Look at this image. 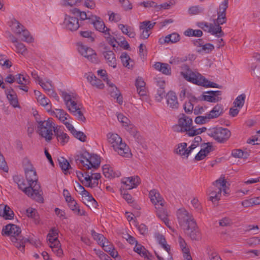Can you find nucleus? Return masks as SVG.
Instances as JSON below:
<instances>
[{
    "label": "nucleus",
    "mask_w": 260,
    "mask_h": 260,
    "mask_svg": "<svg viewBox=\"0 0 260 260\" xmlns=\"http://www.w3.org/2000/svg\"><path fill=\"white\" fill-rule=\"evenodd\" d=\"M184 68L185 71H182L181 75L187 81L206 87L220 88L221 86L215 83L209 81L199 73L192 71L187 65H184Z\"/></svg>",
    "instance_id": "1"
},
{
    "label": "nucleus",
    "mask_w": 260,
    "mask_h": 260,
    "mask_svg": "<svg viewBox=\"0 0 260 260\" xmlns=\"http://www.w3.org/2000/svg\"><path fill=\"white\" fill-rule=\"evenodd\" d=\"M76 164L81 169L89 170L92 168H98L100 165L99 157L96 154L91 155L85 151L75 157Z\"/></svg>",
    "instance_id": "2"
},
{
    "label": "nucleus",
    "mask_w": 260,
    "mask_h": 260,
    "mask_svg": "<svg viewBox=\"0 0 260 260\" xmlns=\"http://www.w3.org/2000/svg\"><path fill=\"white\" fill-rule=\"evenodd\" d=\"M107 136L108 142L119 155L125 157L131 155L129 147L125 143L122 142V139L119 135L117 134L108 133Z\"/></svg>",
    "instance_id": "3"
},
{
    "label": "nucleus",
    "mask_w": 260,
    "mask_h": 260,
    "mask_svg": "<svg viewBox=\"0 0 260 260\" xmlns=\"http://www.w3.org/2000/svg\"><path fill=\"white\" fill-rule=\"evenodd\" d=\"M17 185L18 188L29 197L38 202H43V192L39 183H35L33 186L28 183V186H26L23 179L22 178Z\"/></svg>",
    "instance_id": "4"
},
{
    "label": "nucleus",
    "mask_w": 260,
    "mask_h": 260,
    "mask_svg": "<svg viewBox=\"0 0 260 260\" xmlns=\"http://www.w3.org/2000/svg\"><path fill=\"white\" fill-rule=\"evenodd\" d=\"M207 134L220 143L226 142L231 136V133L229 129L222 127L211 128L208 130Z\"/></svg>",
    "instance_id": "5"
},
{
    "label": "nucleus",
    "mask_w": 260,
    "mask_h": 260,
    "mask_svg": "<svg viewBox=\"0 0 260 260\" xmlns=\"http://www.w3.org/2000/svg\"><path fill=\"white\" fill-rule=\"evenodd\" d=\"M218 17L215 22V25L212 24H208L204 23V26L205 27L209 32L212 35H216L218 38L224 36V32L222 31L221 27L220 25H222L226 22V14L221 13H217Z\"/></svg>",
    "instance_id": "6"
},
{
    "label": "nucleus",
    "mask_w": 260,
    "mask_h": 260,
    "mask_svg": "<svg viewBox=\"0 0 260 260\" xmlns=\"http://www.w3.org/2000/svg\"><path fill=\"white\" fill-rule=\"evenodd\" d=\"M177 216L180 226L197 228V223L193 216L184 208H180L177 210Z\"/></svg>",
    "instance_id": "7"
},
{
    "label": "nucleus",
    "mask_w": 260,
    "mask_h": 260,
    "mask_svg": "<svg viewBox=\"0 0 260 260\" xmlns=\"http://www.w3.org/2000/svg\"><path fill=\"white\" fill-rule=\"evenodd\" d=\"M21 229H3L2 234L3 235L10 236L12 242L15 243V246L20 250L24 249V245L22 241L23 240L21 235Z\"/></svg>",
    "instance_id": "8"
},
{
    "label": "nucleus",
    "mask_w": 260,
    "mask_h": 260,
    "mask_svg": "<svg viewBox=\"0 0 260 260\" xmlns=\"http://www.w3.org/2000/svg\"><path fill=\"white\" fill-rule=\"evenodd\" d=\"M38 122L39 134L47 141H51L52 139L53 130L54 128L55 124L49 119L38 121Z\"/></svg>",
    "instance_id": "9"
},
{
    "label": "nucleus",
    "mask_w": 260,
    "mask_h": 260,
    "mask_svg": "<svg viewBox=\"0 0 260 260\" xmlns=\"http://www.w3.org/2000/svg\"><path fill=\"white\" fill-rule=\"evenodd\" d=\"M226 181L224 179V177H221L213 183V187L210 190L209 193V200L213 203L217 202L220 199L222 192L221 187L225 186Z\"/></svg>",
    "instance_id": "10"
},
{
    "label": "nucleus",
    "mask_w": 260,
    "mask_h": 260,
    "mask_svg": "<svg viewBox=\"0 0 260 260\" xmlns=\"http://www.w3.org/2000/svg\"><path fill=\"white\" fill-rule=\"evenodd\" d=\"M192 120L191 118L184 114L180 115L178 121V124L174 125L173 130L177 133H183L189 129V127L192 125Z\"/></svg>",
    "instance_id": "11"
},
{
    "label": "nucleus",
    "mask_w": 260,
    "mask_h": 260,
    "mask_svg": "<svg viewBox=\"0 0 260 260\" xmlns=\"http://www.w3.org/2000/svg\"><path fill=\"white\" fill-rule=\"evenodd\" d=\"M79 52L93 63H97L98 59L95 52L90 47L84 45L82 43L78 44Z\"/></svg>",
    "instance_id": "12"
},
{
    "label": "nucleus",
    "mask_w": 260,
    "mask_h": 260,
    "mask_svg": "<svg viewBox=\"0 0 260 260\" xmlns=\"http://www.w3.org/2000/svg\"><path fill=\"white\" fill-rule=\"evenodd\" d=\"M140 180L139 176H135L122 179L121 183L125 186L124 189L130 190L136 188L140 183Z\"/></svg>",
    "instance_id": "13"
},
{
    "label": "nucleus",
    "mask_w": 260,
    "mask_h": 260,
    "mask_svg": "<svg viewBox=\"0 0 260 260\" xmlns=\"http://www.w3.org/2000/svg\"><path fill=\"white\" fill-rule=\"evenodd\" d=\"M164 204H158L155 207L156 213L158 217L165 223L167 228H171L170 220L168 219L169 214L167 210L164 207Z\"/></svg>",
    "instance_id": "14"
},
{
    "label": "nucleus",
    "mask_w": 260,
    "mask_h": 260,
    "mask_svg": "<svg viewBox=\"0 0 260 260\" xmlns=\"http://www.w3.org/2000/svg\"><path fill=\"white\" fill-rule=\"evenodd\" d=\"M63 24L67 29L72 31L77 30L79 27L78 18L67 15L65 16Z\"/></svg>",
    "instance_id": "15"
},
{
    "label": "nucleus",
    "mask_w": 260,
    "mask_h": 260,
    "mask_svg": "<svg viewBox=\"0 0 260 260\" xmlns=\"http://www.w3.org/2000/svg\"><path fill=\"white\" fill-rule=\"evenodd\" d=\"M89 23L92 24L97 30L105 33L106 27L103 20L99 17L91 15V17L89 18Z\"/></svg>",
    "instance_id": "16"
},
{
    "label": "nucleus",
    "mask_w": 260,
    "mask_h": 260,
    "mask_svg": "<svg viewBox=\"0 0 260 260\" xmlns=\"http://www.w3.org/2000/svg\"><path fill=\"white\" fill-rule=\"evenodd\" d=\"M124 127L137 143H142L143 138L138 132L137 128L133 124L130 122L128 124H126Z\"/></svg>",
    "instance_id": "17"
},
{
    "label": "nucleus",
    "mask_w": 260,
    "mask_h": 260,
    "mask_svg": "<svg viewBox=\"0 0 260 260\" xmlns=\"http://www.w3.org/2000/svg\"><path fill=\"white\" fill-rule=\"evenodd\" d=\"M87 81L90 83L96 88L102 89L104 87V84L102 80L96 78V77L91 72L86 73L84 75Z\"/></svg>",
    "instance_id": "18"
},
{
    "label": "nucleus",
    "mask_w": 260,
    "mask_h": 260,
    "mask_svg": "<svg viewBox=\"0 0 260 260\" xmlns=\"http://www.w3.org/2000/svg\"><path fill=\"white\" fill-rule=\"evenodd\" d=\"M168 106L172 109H177L179 107L177 97L175 92H169L166 95Z\"/></svg>",
    "instance_id": "19"
},
{
    "label": "nucleus",
    "mask_w": 260,
    "mask_h": 260,
    "mask_svg": "<svg viewBox=\"0 0 260 260\" xmlns=\"http://www.w3.org/2000/svg\"><path fill=\"white\" fill-rule=\"evenodd\" d=\"M109 86V92L111 97L116 99L117 102L119 104L122 103V96H121L119 90L118 88L110 82L107 84Z\"/></svg>",
    "instance_id": "20"
},
{
    "label": "nucleus",
    "mask_w": 260,
    "mask_h": 260,
    "mask_svg": "<svg viewBox=\"0 0 260 260\" xmlns=\"http://www.w3.org/2000/svg\"><path fill=\"white\" fill-rule=\"evenodd\" d=\"M25 173L28 183L31 184L32 186L35 183H38V176L34 168L25 170Z\"/></svg>",
    "instance_id": "21"
},
{
    "label": "nucleus",
    "mask_w": 260,
    "mask_h": 260,
    "mask_svg": "<svg viewBox=\"0 0 260 260\" xmlns=\"http://www.w3.org/2000/svg\"><path fill=\"white\" fill-rule=\"evenodd\" d=\"M149 198L151 202L155 205L157 206L158 204H164V201L160 196L159 192L156 189H152L149 192Z\"/></svg>",
    "instance_id": "22"
},
{
    "label": "nucleus",
    "mask_w": 260,
    "mask_h": 260,
    "mask_svg": "<svg viewBox=\"0 0 260 260\" xmlns=\"http://www.w3.org/2000/svg\"><path fill=\"white\" fill-rule=\"evenodd\" d=\"M103 54L108 64L113 68H115L117 62L114 52L112 51H106L103 52Z\"/></svg>",
    "instance_id": "23"
},
{
    "label": "nucleus",
    "mask_w": 260,
    "mask_h": 260,
    "mask_svg": "<svg viewBox=\"0 0 260 260\" xmlns=\"http://www.w3.org/2000/svg\"><path fill=\"white\" fill-rule=\"evenodd\" d=\"M223 113V108L222 105L217 104L207 114L210 119L216 118Z\"/></svg>",
    "instance_id": "24"
},
{
    "label": "nucleus",
    "mask_w": 260,
    "mask_h": 260,
    "mask_svg": "<svg viewBox=\"0 0 260 260\" xmlns=\"http://www.w3.org/2000/svg\"><path fill=\"white\" fill-rule=\"evenodd\" d=\"M184 233L193 240L201 239V233L199 229H184Z\"/></svg>",
    "instance_id": "25"
},
{
    "label": "nucleus",
    "mask_w": 260,
    "mask_h": 260,
    "mask_svg": "<svg viewBox=\"0 0 260 260\" xmlns=\"http://www.w3.org/2000/svg\"><path fill=\"white\" fill-rule=\"evenodd\" d=\"M58 229H51L47 236L49 244L52 243L54 245L59 244V241L58 240Z\"/></svg>",
    "instance_id": "26"
},
{
    "label": "nucleus",
    "mask_w": 260,
    "mask_h": 260,
    "mask_svg": "<svg viewBox=\"0 0 260 260\" xmlns=\"http://www.w3.org/2000/svg\"><path fill=\"white\" fill-rule=\"evenodd\" d=\"M154 67L165 75H170L171 74V68L167 63L157 62L154 64Z\"/></svg>",
    "instance_id": "27"
},
{
    "label": "nucleus",
    "mask_w": 260,
    "mask_h": 260,
    "mask_svg": "<svg viewBox=\"0 0 260 260\" xmlns=\"http://www.w3.org/2000/svg\"><path fill=\"white\" fill-rule=\"evenodd\" d=\"M134 250L140 254L141 256L151 259L152 255L150 254L149 251L141 244H137L134 248Z\"/></svg>",
    "instance_id": "28"
},
{
    "label": "nucleus",
    "mask_w": 260,
    "mask_h": 260,
    "mask_svg": "<svg viewBox=\"0 0 260 260\" xmlns=\"http://www.w3.org/2000/svg\"><path fill=\"white\" fill-rule=\"evenodd\" d=\"M136 86L137 87L138 94L140 96H144L146 95V91L145 90V82L142 78H138L136 81Z\"/></svg>",
    "instance_id": "29"
},
{
    "label": "nucleus",
    "mask_w": 260,
    "mask_h": 260,
    "mask_svg": "<svg viewBox=\"0 0 260 260\" xmlns=\"http://www.w3.org/2000/svg\"><path fill=\"white\" fill-rule=\"evenodd\" d=\"M6 94L8 99L10 101V104L14 107H16L18 106V100L17 95L14 89L10 88L6 91Z\"/></svg>",
    "instance_id": "30"
},
{
    "label": "nucleus",
    "mask_w": 260,
    "mask_h": 260,
    "mask_svg": "<svg viewBox=\"0 0 260 260\" xmlns=\"http://www.w3.org/2000/svg\"><path fill=\"white\" fill-rule=\"evenodd\" d=\"M103 172L104 176L109 179L118 177L120 175L119 172L116 173L114 172L112 169L107 165H105L103 167Z\"/></svg>",
    "instance_id": "31"
},
{
    "label": "nucleus",
    "mask_w": 260,
    "mask_h": 260,
    "mask_svg": "<svg viewBox=\"0 0 260 260\" xmlns=\"http://www.w3.org/2000/svg\"><path fill=\"white\" fill-rule=\"evenodd\" d=\"M155 237L159 244L161 245L162 247L168 252L169 254H170V246L167 244L164 236L159 233H155Z\"/></svg>",
    "instance_id": "32"
},
{
    "label": "nucleus",
    "mask_w": 260,
    "mask_h": 260,
    "mask_svg": "<svg viewBox=\"0 0 260 260\" xmlns=\"http://www.w3.org/2000/svg\"><path fill=\"white\" fill-rule=\"evenodd\" d=\"M59 167L65 174L68 173L70 174L69 170L71 169V167L68 161L63 157H60L58 159Z\"/></svg>",
    "instance_id": "33"
},
{
    "label": "nucleus",
    "mask_w": 260,
    "mask_h": 260,
    "mask_svg": "<svg viewBox=\"0 0 260 260\" xmlns=\"http://www.w3.org/2000/svg\"><path fill=\"white\" fill-rule=\"evenodd\" d=\"M120 59L123 66L131 69L133 68V64H131L133 61L128 56L127 53L123 52L120 55Z\"/></svg>",
    "instance_id": "34"
},
{
    "label": "nucleus",
    "mask_w": 260,
    "mask_h": 260,
    "mask_svg": "<svg viewBox=\"0 0 260 260\" xmlns=\"http://www.w3.org/2000/svg\"><path fill=\"white\" fill-rule=\"evenodd\" d=\"M69 208L75 213L76 214L82 216L85 215V211L80 209L79 207L78 206L76 202L74 201H72L68 205Z\"/></svg>",
    "instance_id": "35"
},
{
    "label": "nucleus",
    "mask_w": 260,
    "mask_h": 260,
    "mask_svg": "<svg viewBox=\"0 0 260 260\" xmlns=\"http://www.w3.org/2000/svg\"><path fill=\"white\" fill-rule=\"evenodd\" d=\"M187 147L186 143H180L177 145V148L176 149V153L184 157L187 158L188 155L186 154Z\"/></svg>",
    "instance_id": "36"
},
{
    "label": "nucleus",
    "mask_w": 260,
    "mask_h": 260,
    "mask_svg": "<svg viewBox=\"0 0 260 260\" xmlns=\"http://www.w3.org/2000/svg\"><path fill=\"white\" fill-rule=\"evenodd\" d=\"M0 215H2L5 219H11L13 218V212L11 210L10 208L7 205L5 206L3 211H0Z\"/></svg>",
    "instance_id": "37"
},
{
    "label": "nucleus",
    "mask_w": 260,
    "mask_h": 260,
    "mask_svg": "<svg viewBox=\"0 0 260 260\" xmlns=\"http://www.w3.org/2000/svg\"><path fill=\"white\" fill-rule=\"evenodd\" d=\"M203 94L200 97V100H203L211 103H216L221 100V98L215 97L211 93Z\"/></svg>",
    "instance_id": "38"
},
{
    "label": "nucleus",
    "mask_w": 260,
    "mask_h": 260,
    "mask_svg": "<svg viewBox=\"0 0 260 260\" xmlns=\"http://www.w3.org/2000/svg\"><path fill=\"white\" fill-rule=\"evenodd\" d=\"M24 28V27L16 20L12 21V30L17 35L20 36Z\"/></svg>",
    "instance_id": "39"
},
{
    "label": "nucleus",
    "mask_w": 260,
    "mask_h": 260,
    "mask_svg": "<svg viewBox=\"0 0 260 260\" xmlns=\"http://www.w3.org/2000/svg\"><path fill=\"white\" fill-rule=\"evenodd\" d=\"M52 115H55L59 120L63 122L66 121V117L64 116L67 115V113L62 109H55V111L51 112Z\"/></svg>",
    "instance_id": "40"
},
{
    "label": "nucleus",
    "mask_w": 260,
    "mask_h": 260,
    "mask_svg": "<svg viewBox=\"0 0 260 260\" xmlns=\"http://www.w3.org/2000/svg\"><path fill=\"white\" fill-rule=\"evenodd\" d=\"M184 35L188 37H200L203 35V32L200 29L194 30L191 28H188L184 31Z\"/></svg>",
    "instance_id": "41"
},
{
    "label": "nucleus",
    "mask_w": 260,
    "mask_h": 260,
    "mask_svg": "<svg viewBox=\"0 0 260 260\" xmlns=\"http://www.w3.org/2000/svg\"><path fill=\"white\" fill-rule=\"evenodd\" d=\"M91 234L93 239L96 240L99 244H104V242L106 241V238L102 235L95 232L94 230H91Z\"/></svg>",
    "instance_id": "42"
},
{
    "label": "nucleus",
    "mask_w": 260,
    "mask_h": 260,
    "mask_svg": "<svg viewBox=\"0 0 260 260\" xmlns=\"http://www.w3.org/2000/svg\"><path fill=\"white\" fill-rule=\"evenodd\" d=\"M91 234L93 239L96 240L99 244H104V242L106 241V238L102 235L95 232L94 230H91Z\"/></svg>",
    "instance_id": "43"
},
{
    "label": "nucleus",
    "mask_w": 260,
    "mask_h": 260,
    "mask_svg": "<svg viewBox=\"0 0 260 260\" xmlns=\"http://www.w3.org/2000/svg\"><path fill=\"white\" fill-rule=\"evenodd\" d=\"M204 8L200 6H191L188 10V13L190 15H197L203 13Z\"/></svg>",
    "instance_id": "44"
},
{
    "label": "nucleus",
    "mask_w": 260,
    "mask_h": 260,
    "mask_svg": "<svg viewBox=\"0 0 260 260\" xmlns=\"http://www.w3.org/2000/svg\"><path fill=\"white\" fill-rule=\"evenodd\" d=\"M21 37V40L28 43H31L33 41L32 38L30 36L29 31L24 28L22 31L21 35L19 36Z\"/></svg>",
    "instance_id": "45"
},
{
    "label": "nucleus",
    "mask_w": 260,
    "mask_h": 260,
    "mask_svg": "<svg viewBox=\"0 0 260 260\" xmlns=\"http://www.w3.org/2000/svg\"><path fill=\"white\" fill-rule=\"evenodd\" d=\"M246 95L244 93H242L237 97L234 102L235 107L242 108L244 104Z\"/></svg>",
    "instance_id": "46"
},
{
    "label": "nucleus",
    "mask_w": 260,
    "mask_h": 260,
    "mask_svg": "<svg viewBox=\"0 0 260 260\" xmlns=\"http://www.w3.org/2000/svg\"><path fill=\"white\" fill-rule=\"evenodd\" d=\"M232 155L236 158H246L249 155L248 153L241 149H235L232 151Z\"/></svg>",
    "instance_id": "47"
},
{
    "label": "nucleus",
    "mask_w": 260,
    "mask_h": 260,
    "mask_svg": "<svg viewBox=\"0 0 260 260\" xmlns=\"http://www.w3.org/2000/svg\"><path fill=\"white\" fill-rule=\"evenodd\" d=\"M80 34L82 37L87 38L90 42H93L94 41V33L91 31H80Z\"/></svg>",
    "instance_id": "48"
},
{
    "label": "nucleus",
    "mask_w": 260,
    "mask_h": 260,
    "mask_svg": "<svg viewBox=\"0 0 260 260\" xmlns=\"http://www.w3.org/2000/svg\"><path fill=\"white\" fill-rule=\"evenodd\" d=\"M218 225L221 226H231L233 225V222L230 218L225 217L220 220L218 222H216L215 226H217Z\"/></svg>",
    "instance_id": "49"
},
{
    "label": "nucleus",
    "mask_w": 260,
    "mask_h": 260,
    "mask_svg": "<svg viewBox=\"0 0 260 260\" xmlns=\"http://www.w3.org/2000/svg\"><path fill=\"white\" fill-rule=\"evenodd\" d=\"M40 85L47 92V94L49 93V90L53 89V85L50 80H47L46 82L40 81Z\"/></svg>",
    "instance_id": "50"
},
{
    "label": "nucleus",
    "mask_w": 260,
    "mask_h": 260,
    "mask_svg": "<svg viewBox=\"0 0 260 260\" xmlns=\"http://www.w3.org/2000/svg\"><path fill=\"white\" fill-rule=\"evenodd\" d=\"M109 31L110 29L106 28V31L104 33L105 38L107 39L108 43L114 47H115V43L116 42V40L113 37L111 36Z\"/></svg>",
    "instance_id": "51"
},
{
    "label": "nucleus",
    "mask_w": 260,
    "mask_h": 260,
    "mask_svg": "<svg viewBox=\"0 0 260 260\" xmlns=\"http://www.w3.org/2000/svg\"><path fill=\"white\" fill-rule=\"evenodd\" d=\"M210 120L207 114L205 116H198L196 117L194 122L197 124H203L207 122H208Z\"/></svg>",
    "instance_id": "52"
},
{
    "label": "nucleus",
    "mask_w": 260,
    "mask_h": 260,
    "mask_svg": "<svg viewBox=\"0 0 260 260\" xmlns=\"http://www.w3.org/2000/svg\"><path fill=\"white\" fill-rule=\"evenodd\" d=\"M214 48V46L210 43H207L202 45L201 49L198 50L199 52H204L206 53H208L211 52Z\"/></svg>",
    "instance_id": "53"
},
{
    "label": "nucleus",
    "mask_w": 260,
    "mask_h": 260,
    "mask_svg": "<svg viewBox=\"0 0 260 260\" xmlns=\"http://www.w3.org/2000/svg\"><path fill=\"white\" fill-rule=\"evenodd\" d=\"M14 45L16 47V51L17 52L24 55L27 52V49L25 46L22 43L18 42Z\"/></svg>",
    "instance_id": "54"
},
{
    "label": "nucleus",
    "mask_w": 260,
    "mask_h": 260,
    "mask_svg": "<svg viewBox=\"0 0 260 260\" xmlns=\"http://www.w3.org/2000/svg\"><path fill=\"white\" fill-rule=\"evenodd\" d=\"M140 30L142 31L140 35V38L142 39H147L150 34V31L145 27L140 24L139 26Z\"/></svg>",
    "instance_id": "55"
},
{
    "label": "nucleus",
    "mask_w": 260,
    "mask_h": 260,
    "mask_svg": "<svg viewBox=\"0 0 260 260\" xmlns=\"http://www.w3.org/2000/svg\"><path fill=\"white\" fill-rule=\"evenodd\" d=\"M157 3L152 1H144L139 4L140 6H143L146 8H153L156 11Z\"/></svg>",
    "instance_id": "56"
},
{
    "label": "nucleus",
    "mask_w": 260,
    "mask_h": 260,
    "mask_svg": "<svg viewBox=\"0 0 260 260\" xmlns=\"http://www.w3.org/2000/svg\"><path fill=\"white\" fill-rule=\"evenodd\" d=\"M173 3L170 1L169 3H164L160 5H156V11L158 12L163 10H168L171 8V5H173Z\"/></svg>",
    "instance_id": "57"
},
{
    "label": "nucleus",
    "mask_w": 260,
    "mask_h": 260,
    "mask_svg": "<svg viewBox=\"0 0 260 260\" xmlns=\"http://www.w3.org/2000/svg\"><path fill=\"white\" fill-rule=\"evenodd\" d=\"M50 247L58 256L60 257L63 254V251L60 248V244L57 245H54V244L51 243L50 244Z\"/></svg>",
    "instance_id": "58"
},
{
    "label": "nucleus",
    "mask_w": 260,
    "mask_h": 260,
    "mask_svg": "<svg viewBox=\"0 0 260 260\" xmlns=\"http://www.w3.org/2000/svg\"><path fill=\"white\" fill-rule=\"evenodd\" d=\"M66 106L70 112L73 114L80 109L77 107V103L73 100L70 103H67Z\"/></svg>",
    "instance_id": "59"
},
{
    "label": "nucleus",
    "mask_w": 260,
    "mask_h": 260,
    "mask_svg": "<svg viewBox=\"0 0 260 260\" xmlns=\"http://www.w3.org/2000/svg\"><path fill=\"white\" fill-rule=\"evenodd\" d=\"M167 39H168L169 43H174L180 40V36L177 33H172L167 36Z\"/></svg>",
    "instance_id": "60"
},
{
    "label": "nucleus",
    "mask_w": 260,
    "mask_h": 260,
    "mask_svg": "<svg viewBox=\"0 0 260 260\" xmlns=\"http://www.w3.org/2000/svg\"><path fill=\"white\" fill-rule=\"evenodd\" d=\"M72 134L76 138L78 139L81 142L86 141V136L83 132L81 131H77L76 129Z\"/></svg>",
    "instance_id": "61"
},
{
    "label": "nucleus",
    "mask_w": 260,
    "mask_h": 260,
    "mask_svg": "<svg viewBox=\"0 0 260 260\" xmlns=\"http://www.w3.org/2000/svg\"><path fill=\"white\" fill-rule=\"evenodd\" d=\"M38 101L42 106L46 107L47 108L48 107H49L50 109L51 107L50 100L44 96L41 97V99H38Z\"/></svg>",
    "instance_id": "62"
},
{
    "label": "nucleus",
    "mask_w": 260,
    "mask_h": 260,
    "mask_svg": "<svg viewBox=\"0 0 260 260\" xmlns=\"http://www.w3.org/2000/svg\"><path fill=\"white\" fill-rule=\"evenodd\" d=\"M178 242L180 247L184 253H187L189 252L188 248L186 247L187 244L186 242L181 237H179Z\"/></svg>",
    "instance_id": "63"
},
{
    "label": "nucleus",
    "mask_w": 260,
    "mask_h": 260,
    "mask_svg": "<svg viewBox=\"0 0 260 260\" xmlns=\"http://www.w3.org/2000/svg\"><path fill=\"white\" fill-rule=\"evenodd\" d=\"M165 96V91L164 88H159L157 89V93L155 96L156 100L159 102H161Z\"/></svg>",
    "instance_id": "64"
}]
</instances>
